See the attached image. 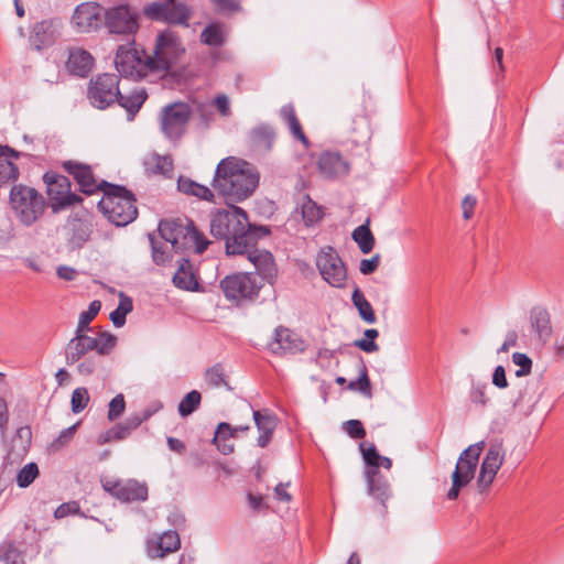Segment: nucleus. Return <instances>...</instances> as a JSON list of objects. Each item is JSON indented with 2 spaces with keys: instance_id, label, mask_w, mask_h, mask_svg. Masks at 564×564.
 Wrapping results in <instances>:
<instances>
[{
  "instance_id": "ddd939ff",
  "label": "nucleus",
  "mask_w": 564,
  "mask_h": 564,
  "mask_svg": "<svg viewBox=\"0 0 564 564\" xmlns=\"http://www.w3.org/2000/svg\"><path fill=\"white\" fill-rule=\"evenodd\" d=\"M261 286L252 273H234L220 281V289L226 299L237 302L258 297Z\"/></svg>"
},
{
  "instance_id": "bb28decb",
  "label": "nucleus",
  "mask_w": 564,
  "mask_h": 564,
  "mask_svg": "<svg viewBox=\"0 0 564 564\" xmlns=\"http://www.w3.org/2000/svg\"><path fill=\"white\" fill-rule=\"evenodd\" d=\"M252 414L254 424L259 431L257 444L264 448L272 440L273 432L276 427V417L268 411L262 412L257 410L253 411Z\"/></svg>"
},
{
  "instance_id": "5fc2aeb1",
  "label": "nucleus",
  "mask_w": 564,
  "mask_h": 564,
  "mask_svg": "<svg viewBox=\"0 0 564 564\" xmlns=\"http://www.w3.org/2000/svg\"><path fill=\"white\" fill-rule=\"evenodd\" d=\"M88 401L89 394L87 389L84 387L76 388L72 393V411L74 413L82 412L87 406Z\"/></svg>"
},
{
  "instance_id": "58836bf2",
  "label": "nucleus",
  "mask_w": 564,
  "mask_h": 564,
  "mask_svg": "<svg viewBox=\"0 0 564 564\" xmlns=\"http://www.w3.org/2000/svg\"><path fill=\"white\" fill-rule=\"evenodd\" d=\"M358 369H359L358 378L356 380H351L348 383L347 389L351 390V391H359L366 398H371L372 397L371 382H370V379L368 376L367 366H366L362 357H360V359H359Z\"/></svg>"
},
{
  "instance_id": "e433bc0d",
  "label": "nucleus",
  "mask_w": 564,
  "mask_h": 564,
  "mask_svg": "<svg viewBox=\"0 0 564 564\" xmlns=\"http://www.w3.org/2000/svg\"><path fill=\"white\" fill-rule=\"evenodd\" d=\"M370 220L358 226L351 234L352 240L358 245L364 254L370 253L375 247V237L369 227Z\"/></svg>"
},
{
  "instance_id": "603ef678",
  "label": "nucleus",
  "mask_w": 564,
  "mask_h": 564,
  "mask_svg": "<svg viewBox=\"0 0 564 564\" xmlns=\"http://www.w3.org/2000/svg\"><path fill=\"white\" fill-rule=\"evenodd\" d=\"M359 448L366 463L365 469H372L373 471L378 470V459L380 454L378 453L375 444L360 443Z\"/></svg>"
},
{
  "instance_id": "f3484780",
  "label": "nucleus",
  "mask_w": 564,
  "mask_h": 564,
  "mask_svg": "<svg viewBox=\"0 0 564 564\" xmlns=\"http://www.w3.org/2000/svg\"><path fill=\"white\" fill-rule=\"evenodd\" d=\"M104 489L122 502L144 501L148 499V487L135 479L107 480Z\"/></svg>"
},
{
  "instance_id": "5701e85b",
  "label": "nucleus",
  "mask_w": 564,
  "mask_h": 564,
  "mask_svg": "<svg viewBox=\"0 0 564 564\" xmlns=\"http://www.w3.org/2000/svg\"><path fill=\"white\" fill-rule=\"evenodd\" d=\"M181 539L175 530H169L160 535H152L147 540V552L151 558H162L169 553L177 551Z\"/></svg>"
},
{
  "instance_id": "bf43d9fd",
  "label": "nucleus",
  "mask_w": 564,
  "mask_h": 564,
  "mask_svg": "<svg viewBox=\"0 0 564 564\" xmlns=\"http://www.w3.org/2000/svg\"><path fill=\"white\" fill-rule=\"evenodd\" d=\"M167 9V0L164 2H152L144 7V14L156 21H164Z\"/></svg>"
},
{
  "instance_id": "4468645a",
  "label": "nucleus",
  "mask_w": 564,
  "mask_h": 564,
  "mask_svg": "<svg viewBox=\"0 0 564 564\" xmlns=\"http://www.w3.org/2000/svg\"><path fill=\"white\" fill-rule=\"evenodd\" d=\"M316 265L323 279L332 286L341 288L347 279V270L341 258L333 247L321 250Z\"/></svg>"
},
{
  "instance_id": "aec40b11",
  "label": "nucleus",
  "mask_w": 564,
  "mask_h": 564,
  "mask_svg": "<svg viewBox=\"0 0 564 564\" xmlns=\"http://www.w3.org/2000/svg\"><path fill=\"white\" fill-rule=\"evenodd\" d=\"M62 166L75 180L82 193L93 195L101 192L102 181L97 182L90 165L68 160L64 161Z\"/></svg>"
},
{
  "instance_id": "6e6552de",
  "label": "nucleus",
  "mask_w": 564,
  "mask_h": 564,
  "mask_svg": "<svg viewBox=\"0 0 564 564\" xmlns=\"http://www.w3.org/2000/svg\"><path fill=\"white\" fill-rule=\"evenodd\" d=\"M484 447L485 442L480 441L469 445L460 453L452 474V487L447 492L448 500H456L459 496V490L473 480Z\"/></svg>"
},
{
  "instance_id": "09e8293b",
  "label": "nucleus",
  "mask_w": 564,
  "mask_h": 564,
  "mask_svg": "<svg viewBox=\"0 0 564 564\" xmlns=\"http://www.w3.org/2000/svg\"><path fill=\"white\" fill-rule=\"evenodd\" d=\"M186 237L187 247L195 246V252L202 254L208 247L209 241L206 237L195 227L194 223L189 224V230Z\"/></svg>"
},
{
  "instance_id": "052dcab7",
  "label": "nucleus",
  "mask_w": 564,
  "mask_h": 564,
  "mask_svg": "<svg viewBox=\"0 0 564 564\" xmlns=\"http://www.w3.org/2000/svg\"><path fill=\"white\" fill-rule=\"evenodd\" d=\"M153 160L155 161L154 173L163 175L172 173L173 160L171 156L154 154Z\"/></svg>"
},
{
  "instance_id": "a211bd4d",
  "label": "nucleus",
  "mask_w": 564,
  "mask_h": 564,
  "mask_svg": "<svg viewBox=\"0 0 564 564\" xmlns=\"http://www.w3.org/2000/svg\"><path fill=\"white\" fill-rule=\"evenodd\" d=\"M189 219H163L159 223L158 231L165 242H170L172 248L178 252L187 248L186 237L189 230Z\"/></svg>"
},
{
  "instance_id": "e2e57ef3",
  "label": "nucleus",
  "mask_w": 564,
  "mask_h": 564,
  "mask_svg": "<svg viewBox=\"0 0 564 564\" xmlns=\"http://www.w3.org/2000/svg\"><path fill=\"white\" fill-rule=\"evenodd\" d=\"M216 10L223 14H231L241 10L239 0H210Z\"/></svg>"
},
{
  "instance_id": "b1692460",
  "label": "nucleus",
  "mask_w": 564,
  "mask_h": 564,
  "mask_svg": "<svg viewBox=\"0 0 564 564\" xmlns=\"http://www.w3.org/2000/svg\"><path fill=\"white\" fill-rule=\"evenodd\" d=\"M245 254L248 256L249 261L254 265L257 273L262 280L272 284L278 272L272 253L268 250H260L252 247L249 248Z\"/></svg>"
},
{
  "instance_id": "423d86ee",
  "label": "nucleus",
  "mask_w": 564,
  "mask_h": 564,
  "mask_svg": "<svg viewBox=\"0 0 564 564\" xmlns=\"http://www.w3.org/2000/svg\"><path fill=\"white\" fill-rule=\"evenodd\" d=\"M116 344L117 337L108 332L100 333L98 337H90L86 332L75 330V336L65 348V361L67 365H74L93 350L100 356H107L113 350Z\"/></svg>"
},
{
  "instance_id": "de8ad7c7",
  "label": "nucleus",
  "mask_w": 564,
  "mask_h": 564,
  "mask_svg": "<svg viewBox=\"0 0 564 564\" xmlns=\"http://www.w3.org/2000/svg\"><path fill=\"white\" fill-rule=\"evenodd\" d=\"M39 476V467L35 463H29L17 474V484L20 488L29 487Z\"/></svg>"
},
{
  "instance_id": "2eb2a0df",
  "label": "nucleus",
  "mask_w": 564,
  "mask_h": 564,
  "mask_svg": "<svg viewBox=\"0 0 564 564\" xmlns=\"http://www.w3.org/2000/svg\"><path fill=\"white\" fill-rule=\"evenodd\" d=\"M104 11L97 2H83L75 8L70 23L79 33L97 31L104 25Z\"/></svg>"
},
{
  "instance_id": "4d7b16f0",
  "label": "nucleus",
  "mask_w": 564,
  "mask_h": 564,
  "mask_svg": "<svg viewBox=\"0 0 564 564\" xmlns=\"http://www.w3.org/2000/svg\"><path fill=\"white\" fill-rule=\"evenodd\" d=\"M126 410V401L123 394L119 393L109 402V409L107 417L113 422L119 419Z\"/></svg>"
},
{
  "instance_id": "9d476101",
  "label": "nucleus",
  "mask_w": 564,
  "mask_h": 564,
  "mask_svg": "<svg viewBox=\"0 0 564 564\" xmlns=\"http://www.w3.org/2000/svg\"><path fill=\"white\" fill-rule=\"evenodd\" d=\"M43 182L46 185V194L53 213L83 202L80 196L72 193L68 177L48 171L43 175Z\"/></svg>"
},
{
  "instance_id": "f257e3e1",
  "label": "nucleus",
  "mask_w": 564,
  "mask_h": 564,
  "mask_svg": "<svg viewBox=\"0 0 564 564\" xmlns=\"http://www.w3.org/2000/svg\"><path fill=\"white\" fill-rule=\"evenodd\" d=\"M228 209H218L210 220V234L225 241L228 256H242L249 248L256 247L258 240L270 235L267 226L249 223L248 214L241 207L228 205Z\"/></svg>"
},
{
  "instance_id": "f03ea898",
  "label": "nucleus",
  "mask_w": 564,
  "mask_h": 564,
  "mask_svg": "<svg viewBox=\"0 0 564 564\" xmlns=\"http://www.w3.org/2000/svg\"><path fill=\"white\" fill-rule=\"evenodd\" d=\"M259 180L260 174L252 163L228 156L217 164L212 186L227 205H235L253 194Z\"/></svg>"
},
{
  "instance_id": "c756f323",
  "label": "nucleus",
  "mask_w": 564,
  "mask_h": 564,
  "mask_svg": "<svg viewBox=\"0 0 564 564\" xmlns=\"http://www.w3.org/2000/svg\"><path fill=\"white\" fill-rule=\"evenodd\" d=\"M172 281L177 289L185 291H197L199 286L193 272V264L185 258L181 259L178 269L173 275Z\"/></svg>"
},
{
  "instance_id": "f704fd0d",
  "label": "nucleus",
  "mask_w": 564,
  "mask_h": 564,
  "mask_svg": "<svg viewBox=\"0 0 564 564\" xmlns=\"http://www.w3.org/2000/svg\"><path fill=\"white\" fill-rule=\"evenodd\" d=\"M199 37L205 45L223 46L226 42L224 25L219 22H212L203 29Z\"/></svg>"
},
{
  "instance_id": "864d4df0",
  "label": "nucleus",
  "mask_w": 564,
  "mask_h": 564,
  "mask_svg": "<svg viewBox=\"0 0 564 564\" xmlns=\"http://www.w3.org/2000/svg\"><path fill=\"white\" fill-rule=\"evenodd\" d=\"M0 560L4 564H23V555L21 552L13 545H2L0 547Z\"/></svg>"
},
{
  "instance_id": "4be33fe9",
  "label": "nucleus",
  "mask_w": 564,
  "mask_h": 564,
  "mask_svg": "<svg viewBox=\"0 0 564 564\" xmlns=\"http://www.w3.org/2000/svg\"><path fill=\"white\" fill-rule=\"evenodd\" d=\"M269 348L275 355L297 354L305 350V343L291 329L279 326L274 330V338L269 344Z\"/></svg>"
},
{
  "instance_id": "13d9d810",
  "label": "nucleus",
  "mask_w": 564,
  "mask_h": 564,
  "mask_svg": "<svg viewBox=\"0 0 564 564\" xmlns=\"http://www.w3.org/2000/svg\"><path fill=\"white\" fill-rule=\"evenodd\" d=\"M512 361L514 365L519 366V369L516 371L517 377H525L531 373L532 360L528 355L513 352Z\"/></svg>"
},
{
  "instance_id": "a878e982",
  "label": "nucleus",
  "mask_w": 564,
  "mask_h": 564,
  "mask_svg": "<svg viewBox=\"0 0 564 564\" xmlns=\"http://www.w3.org/2000/svg\"><path fill=\"white\" fill-rule=\"evenodd\" d=\"M95 58L88 51L76 46L68 48L66 68L72 75L87 77L93 70Z\"/></svg>"
},
{
  "instance_id": "79ce46f5",
  "label": "nucleus",
  "mask_w": 564,
  "mask_h": 564,
  "mask_svg": "<svg viewBox=\"0 0 564 564\" xmlns=\"http://www.w3.org/2000/svg\"><path fill=\"white\" fill-rule=\"evenodd\" d=\"M133 308L132 300L127 296L124 293L120 292L119 294V305L112 311L109 315L110 321L115 325V327H122L126 323V316Z\"/></svg>"
},
{
  "instance_id": "f8f14e48",
  "label": "nucleus",
  "mask_w": 564,
  "mask_h": 564,
  "mask_svg": "<svg viewBox=\"0 0 564 564\" xmlns=\"http://www.w3.org/2000/svg\"><path fill=\"white\" fill-rule=\"evenodd\" d=\"M184 52L185 48L174 32L170 30L161 32L156 37L153 55H151L155 72L169 70Z\"/></svg>"
},
{
  "instance_id": "ea45409f",
  "label": "nucleus",
  "mask_w": 564,
  "mask_h": 564,
  "mask_svg": "<svg viewBox=\"0 0 564 564\" xmlns=\"http://www.w3.org/2000/svg\"><path fill=\"white\" fill-rule=\"evenodd\" d=\"M351 301L355 307L358 310L359 316L361 317L362 321H365L368 324L376 323L377 317L375 311L359 288H356L354 290Z\"/></svg>"
},
{
  "instance_id": "20e7f679",
  "label": "nucleus",
  "mask_w": 564,
  "mask_h": 564,
  "mask_svg": "<svg viewBox=\"0 0 564 564\" xmlns=\"http://www.w3.org/2000/svg\"><path fill=\"white\" fill-rule=\"evenodd\" d=\"M9 199L15 218L26 227L35 224L46 208L43 195L35 188L23 184L11 187Z\"/></svg>"
},
{
  "instance_id": "0e129e2a",
  "label": "nucleus",
  "mask_w": 564,
  "mask_h": 564,
  "mask_svg": "<svg viewBox=\"0 0 564 564\" xmlns=\"http://www.w3.org/2000/svg\"><path fill=\"white\" fill-rule=\"evenodd\" d=\"M195 113L198 115L200 123L204 128H208L210 122L214 120V111L210 105L198 104L196 106Z\"/></svg>"
},
{
  "instance_id": "69168bd1",
  "label": "nucleus",
  "mask_w": 564,
  "mask_h": 564,
  "mask_svg": "<svg viewBox=\"0 0 564 564\" xmlns=\"http://www.w3.org/2000/svg\"><path fill=\"white\" fill-rule=\"evenodd\" d=\"M380 264V254L376 253L370 259H362L360 261L359 270L362 274L369 275L373 273Z\"/></svg>"
},
{
  "instance_id": "37998d69",
  "label": "nucleus",
  "mask_w": 564,
  "mask_h": 564,
  "mask_svg": "<svg viewBox=\"0 0 564 564\" xmlns=\"http://www.w3.org/2000/svg\"><path fill=\"white\" fill-rule=\"evenodd\" d=\"M148 239L150 241L151 251H152V260L155 264L162 265L167 262L171 258L167 247L165 242L158 241L154 232L148 234Z\"/></svg>"
},
{
  "instance_id": "2f4dec72",
  "label": "nucleus",
  "mask_w": 564,
  "mask_h": 564,
  "mask_svg": "<svg viewBox=\"0 0 564 564\" xmlns=\"http://www.w3.org/2000/svg\"><path fill=\"white\" fill-rule=\"evenodd\" d=\"M32 440V431L30 426H21L17 430L13 438L9 456L14 460L22 459L29 452Z\"/></svg>"
},
{
  "instance_id": "72a5a7b5",
  "label": "nucleus",
  "mask_w": 564,
  "mask_h": 564,
  "mask_svg": "<svg viewBox=\"0 0 564 564\" xmlns=\"http://www.w3.org/2000/svg\"><path fill=\"white\" fill-rule=\"evenodd\" d=\"M177 188L186 195L196 196L207 202H213L214 199V188L210 189L205 185L192 181L191 178L181 176L177 181Z\"/></svg>"
},
{
  "instance_id": "0eeeda50",
  "label": "nucleus",
  "mask_w": 564,
  "mask_h": 564,
  "mask_svg": "<svg viewBox=\"0 0 564 564\" xmlns=\"http://www.w3.org/2000/svg\"><path fill=\"white\" fill-rule=\"evenodd\" d=\"M194 110L187 102H171L159 113L160 130L171 142L177 143L185 135Z\"/></svg>"
},
{
  "instance_id": "c03bdc74",
  "label": "nucleus",
  "mask_w": 564,
  "mask_h": 564,
  "mask_svg": "<svg viewBox=\"0 0 564 564\" xmlns=\"http://www.w3.org/2000/svg\"><path fill=\"white\" fill-rule=\"evenodd\" d=\"M202 395L197 390L188 392L178 403V414L182 417L191 415L200 404Z\"/></svg>"
},
{
  "instance_id": "49530a36",
  "label": "nucleus",
  "mask_w": 564,
  "mask_h": 564,
  "mask_svg": "<svg viewBox=\"0 0 564 564\" xmlns=\"http://www.w3.org/2000/svg\"><path fill=\"white\" fill-rule=\"evenodd\" d=\"M205 378L210 387L218 388L220 386H225L228 390H231V387L226 380L224 367L220 364H216L208 368L205 372Z\"/></svg>"
},
{
  "instance_id": "1a4fd4ad",
  "label": "nucleus",
  "mask_w": 564,
  "mask_h": 564,
  "mask_svg": "<svg viewBox=\"0 0 564 564\" xmlns=\"http://www.w3.org/2000/svg\"><path fill=\"white\" fill-rule=\"evenodd\" d=\"M140 13L129 4H117L105 9L104 26L109 34L133 37L140 28Z\"/></svg>"
},
{
  "instance_id": "412c9836",
  "label": "nucleus",
  "mask_w": 564,
  "mask_h": 564,
  "mask_svg": "<svg viewBox=\"0 0 564 564\" xmlns=\"http://www.w3.org/2000/svg\"><path fill=\"white\" fill-rule=\"evenodd\" d=\"M59 35L58 23L55 19L36 22L31 30L29 42L37 52L51 47Z\"/></svg>"
},
{
  "instance_id": "a18cd8bd",
  "label": "nucleus",
  "mask_w": 564,
  "mask_h": 564,
  "mask_svg": "<svg viewBox=\"0 0 564 564\" xmlns=\"http://www.w3.org/2000/svg\"><path fill=\"white\" fill-rule=\"evenodd\" d=\"M100 308H101L100 301L95 300V301L90 302L88 310L84 311L79 314L76 330H79V332L93 330V328L89 326V324L97 316Z\"/></svg>"
},
{
  "instance_id": "473e14b6",
  "label": "nucleus",
  "mask_w": 564,
  "mask_h": 564,
  "mask_svg": "<svg viewBox=\"0 0 564 564\" xmlns=\"http://www.w3.org/2000/svg\"><path fill=\"white\" fill-rule=\"evenodd\" d=\"M280 115L283 121L286 123L293 138L301 141L305 147H308V139L303 132L301 122L297 119L293 105L289 104L283 106L280 110Z\"/></svg>"
},
{
  "instance_id": "393cba45",
  "label": "nucleus",
  "mask_w": 564,
  "mask_h": 564,
  "mask_svg": "<svg viewBox=\"0 0 564 564\" xmlns=\"http://www.w3.org/2000/svg\"><path fill=\"white\" fill-rule=\"evenodd\" d=\"M318 170L326 178H337L347 175L350 165L338 152H323L318 159Z\"/></svg>"
},
{
  "instance_id": "4c0bfd02",
  "label": "nucleus",
  "mask_w": 564,
  "mask_h": 564,
  "mask_svg": "<svg viewBox=\"0 0 564 564\" xmlns=\"http://www.w3.org/2000/svg\"><path fill=\"white\" fill-rule=\"evenodd\" d=\"M274 137V131L269 126H259L250 132L252 145L264 151L271 150Z\"/></svg>"
},
{
  "instance_id": "6ab92c4d",
  "label": "nucleus",
  "mask_w": 564,
  "mask_h": 564,
  "mask_svg": "<svg viewBox=\"0 0 564 564\" xmlns=\"http://www.w3.org/2000/svg\"><path fill=\"white\" fill-rule=\"evenodd\" d=\"M505 460V449L501 442L492 443L481 463L478 475V487L481 491L487 489L494 481L498 470Z\"/></svg>"
},
{
  "instance_id": "8fccbe9b",
  "label": "nucleus",
  "mask_w": 564,
  "mask_h": 564,
  "mask_svg": "<svg viewBox=\"0 0 564 564\" xmlns=\"http://www.w3.org/2000/svg\"><path fill=\"white\" fill-rule=\"evenodd\" d=\"M19 167L9 160H0V187L13 183L19 177Z\"/></svg>"
},
{
  "instance_id": "680f3d73",
  "label": "nucleus",
  "mask_w": 564,
  "mask_h": 564,
  "mask_svg": "<svg viewBox=\"0 0 564 564\" xmlns=\"http://www.w3.org/2000/svg\"><path fill=\"white\" fill-rule=\"evenodd\" d=\"M343 427L354 440H360L366 436V430L359 420H348L344 423Z\"/></svg>"
},
{
  "instance_id": "c85d7f7f",
  "label": "nucleus",
  "mask_w": 564,
  "mask_h": 564,
  "mask_svg": "<svg viewBox=\"0 0 564 564\" xmlns=\"http://www.w3.org/2000/svg\"><path fill=\"white\" fill-rule=\"evenodd\" d=\"M365 478L367 481L368 492L384 505L390 497V486L388 480L379 470L365 469Z\"/></svg>"
},
{
  "instance_id": "c9c22d12",
  "label": "nucleus",
  "mask_w": 564,
  "mask_h": 564,
  "mask_svg": "<svg viewBox=\"0 0 564 564\" xmlns=\"http://www.w3.org/2000/svg\"><path fill=\"white\" fill-rule=\"evenodd\" d=\"M189 17L191 11L185 4L176 3L175 0H167L164 22L188 26Z\"/></svg>"
},
{
  "instance_id": "3c124183",
  "label": "nucleus",
  "mask_w": 564,
  "mask_h": 564,
  "mask_svg": "<svg viewBox=\"0 0 564 564\" xmlns=\"http://www.w3.org/2000/svg\"><path fill=\"white\" fill-rule=\"evenodd\" d=\"M132 430L123 422L118 423L110 427L101 437L102 443L117 442L126 440L130 436Z\"/></svg>"
},
{
  "instance_id": "dca6fc26",
  "label": "nucleus",
  "mask_w": 564,
  "mask_h": 564,
  "mask_svg": "<svg viewBox=\"0 0 564 564\" xmlns=\"http://www.w3.org/2000/svg\"><path fill=\"white\" fill-rule=\"evenodd\" d=\"M67 243L72 249H82L90 240L94 224L87 213L72 214L66 221Z\"/></svg>"
},
{
  "instance_id": "9b49d317",
  "label": "nucleus",
  "mask_w": 564,
  "mask_h": 564,
  "mask_svg": "<svg viewBox=\"0 0 564 564\" xmlns=\"http://www.w3.org/2000/svg\"><path fill=\"white\" fill-rule=\"evenodd\" d=\"M119 83V75L99 74L89 82L87 98L94 107L101 110L107 109L116 104V99L120 96Z\"/></svg>"
},
{
  "instance_id": "39448f33",
  "label": "nucleus",
  "mask_w": 564,
  "mask_h": 564,
  "mask_svg": "<svg viewBox=\"0 0 564 564\" xmlns=\"http://www.w3.org/2000/svg\"><path fill=\"white\" fill-rule=\"evenodd\" d=\"M154 62L143 48H138L135 42L119 45L115 57V66L120 76L142 79L150 73H155Z\"/></svg>"
},
{
  "instance_id": "774afa93",
  "label": "nucleus",
  "mask_w": 564,
  "mask_h": 564,
  "mask_svg": "<svg viewBox=\"0 0 564 564\" xmlns=\"http://www.w3.org/2000/svg\"><path fill=\"white\" fill-rule=\"evenodd\" d=\"M78 510H79V506L77 502H75V501L66 502V503L59 505L56 508L54 516L56 519H61V518L67 517L68 514H74V513L78 512Z\"/></svg>"
},
{
  "instance_id": "7ed1b4c3",
  "label": "nucleus",
  "mask_w": 564,
  "mask_h": 564,
  "mask_svg": "<svg viewBox=\"0 0 564 564\" xmlns=\"http://www.w3.org/2000/svg\"><path fill=\"white\" fill-rule=\"evenodd\" d=\"M102 198L98 209L117 227H124L138 216L137 198L131 191L122 185L102 181Z\"/></svg>"
},
{
  "instance_id": "cd10ccee",
  "label": "nucleus",
  "mask_w": 564,
  "mask_h": 564,
  "mask_svg": "<svg viewBox=\"0 0 564 564\" xmlns=\"http://www.w3.org/2000/svg\"><path fill=\"white\" fill-rule=\"evenodd\" d=\"M530 323L540 341L546 343L551 338L553 328L550 313L546 308L540 306L533 307L530 311Z\"/></svg>"
},
{
  "instance_id": "a19ab883",
  "label": "nucleus",
  "mask_w": 564,
  "mask_h": 564,
  "mask_svg": "<svg viewBox=\"0 0 564 564\" xmlns=\"http://www.w3.org/2000/svg\"><path fill=\"white\" fill-rule=\"evenodd\" d=\"M301 214L306 226H312L323 218L322 207L318 206L308 195L303 196Z\"/></svg>"
},
{
  "instance_id": "6e6d98bb",
  "label": "nucleus",
  "mask_w": 564,
  "mask_h": 564,
  "mask_svg": "<svg viewBox=\"0 0 564 564\" xmlns=\"http://www.w3.org/2000/svg\"><path fill=\"white\" fill-rule=\"evenodd\" d=\"M487 387V383H473L469 392L470 401L481 408L487 406L489 402V398L486 393Z\"/></svg>"
},
{
  "instance_id": "338daca9",
  "label": "nucleus",
  "mask_w": 564,
  "mask_h": 564,
  "mask_svg": "<svg viewBox=\"0 0 564 564\" xmlns=\"http://www.w3.org/2000/svg\"><path fill=\"white\" fill-rule=\"evenodd\" d=\"M230 437H235L232 426L227 422H221L217 425L213 443H218L223 438L228 441Z\"/></svg>"
},
{
  "instance_id": "7c9ffc66",
  "label": "nucleus",
  "mask_w": 564,
  "mask_h": 564,
  "mask_svg": "<svg viewBox=\"0 0 564 564\" xmlns=\"http://www.w3.org/2000/svg\"><path fill=\"white\" fill-rule=\"evenodd\" d=\"M147 99L148 94L144 89H133L128 95L120 93L116 102L127 111V119L132 121Z\"/></svg>"
}]
</instances>
